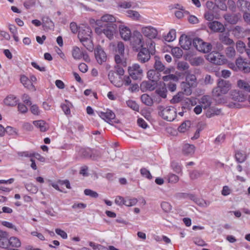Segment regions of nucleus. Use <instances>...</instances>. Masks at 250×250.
<instances>
[{
	"label": "nucleus",
	"mask_w": 250,
	"mask_h": 250,
	"mask_svg": "<svg viewBox=\"0 0 250 250\" xmlns=\"http://www.w3.org/2000/svg\"><path fill=\"white\" fill-rule=\"evenodd\" d=\"M120 34L121 38L125 41H128L130 39L131 32L130 29L125 25H119Z\"/></svg>",
	"instance_id": "nucleus-13"
},
{
	"label": "nucleus",
	"mask_w": 250,
	"mask_h": 250,
	"mask_svg": "<svg viewBox=\"0 0 250 250\" xmlns=\"http://www.w3.org/2000/svg\"><path fill=\"white\" fill-rule=\"evenodd\" d=\"M213 11H208L205 12L204 14V18L207 21L210 22L212 21L213 20L215 19H219V15L218 14L214 15L213 13Z\"/></svg>",
	"instance_id": "nucleus-39"
},
{
	"label": "nucleus",
	"mask_w": 250,
	"mask_h": 250,
	"mask_svg": "<svg viewBox=\"0 0 250 250\" xmlns=\"http://www.w3.org/2000/svg\"><path fill=\"white\" fill-rule=\"evenodd\" d=\"M154 67L156 69L155 70L158 71L160 72H162L165 70L164 65L162 63V62L160 61H159L158 60H156L155 63L154 64Z\"/></svg>",
	"instance_id": "nucleus-56"
},
{
	"label": "nucleus",
	"mask_w": 250,
	"mask_h": 250,
	"mask_svg": "<svg viewBox=\"0 0 250 250\" xmlns=\"http://www.w3.org/2000/svg\"><path fill=\"white\" fill-rule=\"evenodd\" d=\"M206 59L210 62L216 65H222L226 62L225 57L216 51H212L208 54Z\"/></svg>",
	"instance_id": "nucleus-5"
},
{
	"label": "nucleus",
	"mask_w": 250,
	"mask_h": 250,
	"mask_svg": "<svg viewBox=\"0 0 250 250\" xmlns=\"http://www.w3.org/2000/svg\"><path fill=\"white\" fill-rule=\"evenodd\" d=\"M190 126V122L187 121L183 122L178 127V131L180 132L184 133L189 128Z\"/></svg>",
	"instance_id": "nucleus-43"
},
{
	"label": "nucleus",
	"mask_w": 250,
	"mask_h": 250,
	"mask_svg": "<svg viewBox=\"0 0 250 250\" xmlns=\"http://www.w3.org/2000/svg\"><path fill=\"white\" fill-rule=\"evenodd\" d=\"M215 2H216L215 1ZM206 6L208 9V11H215V9L217 8H218L216 5V3H214L211 1H208L206 2Z\"/></svg>",
	"instance_id": "nucleus-60"
},
{
	"label": "nucleus",
	"mask_w": 250,
	"mask_h": 250,
	"mask_svg": "<svg viewBox=\"0 0 250 250\" xmlns=\"http://www.w3.org/2000/svg\"><path fill=\"white\" fill-rule=\"evenodd\" d=\"M161 208L163 210L166 212H168L171 209V206L170 204L167 202H163L161 205Z\"/></svg>",
	"instance_id": "nucleus-62"
},
{
	"label": "nucleus",
	"mask_w": 250,
	"mask_h": 250,
	"mask_svg": "<svg viewBox=\"0 0 250 250\" xmlns=\"http://www.w3.org/2000/svg\"><path fill=\"white\" fill-rule=\"evenodd\" d=\"M78 153L84 158H92L93 151L89 148H81L79 149Z\"/></svg>",
	"instance_id": "nucleus-32"
},
{
	"label": "nucleus",
	"mask_w": 250,
	"mask_h": 250,
	"mask_svg": "<svg viewBox=\"0 0 250 250\" xmlns=\"http://www.w3.org/2000/svg\"><path fill=\"white\" fill-rule=\"evenodd\" d=\"M147 78L152 82H156L160 79V74L155 70H149L147 73Z\"/></svg>",
	"instance_id": "nucleus-24"
},
{
	"label": "nucleus",
	"mask_w": 250,
	"mask_h": 250,
	"mask_svg": "<svg viewBox=\"0 0 250 250\" xmlns=\"http://www.w3.org/2000/svg\"><path fill=\"white\" fill-rule=\"evenodd\" d=\"M19 155L21 157H30L31 158L33 156H34L36 157V158H38V159H39L38 157H41L40 155H39V154H34V153H31V152H29L28 151L21 152L19 154Z\"/></svg>",
	"instance_id": "nucleus-57"
},
{
	"label": "nucleus",
	"mask_w": 250,
	"mask_h": 250,
	"mask_svg": "<svg viewBox=\"0 0 250 250\" xmlns=\"http://www.w3.org/2000/svg\"><path fill=\"white\" fill-rule=\"evenodd\" d=\"M138 202V200L135 198H129L126 197L125 199L124 205L127 207H131L135 205Z\"/></svg>",
	"instance_id": "nucleus-48"
},
{
	"label": "nucleus",
	"mask_w": 250,
	"mask_h": 250,
	"mask_svg": "<svg viewBox=\"0 0 250 250\" xmlns=\"http://www.w3.org/2000/svg\"><path fill=\"white\" fill-rule=\"evenodd\" d=\"M181 87L182 89V92L184 94L187 96H189L192 92V88H194L193 86L190 85L185 82H183L181 83Z\"/></svg>",
	"instance_id": "nucleus-27"
},
{
	"label": "nucleus",
	"mask_w": 250,
	"mask_h": 250,
	"mask_svg": "<svg viewBox=\"0 0 250 250\" xmlns=\"http://www.w3.org/2000/svg\"><path fill=\"white\" fill-rule=\"evenodd\" d=\"M179 43L184 49L188 50L191 45L192 40L188 36L183 34L180 38Z\"/></svg>",
	"instance_id": "nucleus-15"
},
{
	"label": "nucleus",
	"mask_w": 250,
	"mask_h": 250,
	"mask_svg": "<svg viewBox=\"0 0 250 250\" xmlns=\"http://www.w3.org/2000/svg\"><path fill=\"white\" fill-rule=\"evenodd\" d=\"M98 115L106 122H109L115 118V114L111 110H107L106 112H98Z\"/></svg>",
	"instance_id": "nucleus-18"
},
{
	"label": "nucleus",
	"mask_w": 250,
	"mask_h": 250,
	"mask_svg": "<svg viewBox=\"0 0 250 250\" xmlns=\"http://www.w3.org/2000/svg\"><path fill=\"white\" fill-rule=\"evenodd\" d=\"M116 21L115 18L109 14H105L103 16L100 20H97L96 21V24L99 26H102L101 25V22H114Z\"/></svg>",
	"instance_id": "nucleus-20"
},
{
	"label": "nucleus",
	"mask_w": 250,
	"mask_h": 250,
	"mask_svg": "<svg viewBox=\"0 0 250 250\" xmlns=\"http://www.w3.org/2000/svg\"><path fill=\"white\" fill-rule=\"evenodd\" d=\"M84 193L86 196H89L92 198H97L98 197V193L90 189H85Z\"/></svg>",
	"instance_id": "nucleus-63"
},
{
	"label": "nucleus",
	"mask_w": 250,
	"mask_h": 250,
	"mask_svg": "<svg viewBox=\"0 0 250 250\" xmlns=\"http://www.w3.org/2000/svg\"><path fill=\"white\" fill-rule=\"evenodd\" d=\"M219 40L224 44L229 45L233 43L232 40L229 38L227 34L223 33L219 36Z\"/></svg>",
	"instance_id": "nucleus-40"
},
{
	"label": "nucleus",
	"mask_w": 250,
	"mask_h": 250,
	"mask_svg": "<svg viewBox=\"0 0 250 250\" xmlns=\"http://www.w3.org/2000/svg\"><path fill=\"white\" fill-rule=\"evenodd\" d=\"M188 64L186 62H180L177 64V68L181 71H185L188 69Z\"/></svg>",
	"instance_id": "nucleus-55"
},
{
	"label": "nucleus",
	"mask_w": 250,
	"mask_h": 250,
	"mask_svg": "<svg viewBox=\"0 0 250 250\" xmlns=\"http://www.w3.org/2000/svg\"><path fill=\"white\" fill-rule=\"evenodd\" d=\"M163 80L164 81L167 82L170 80H173L175 82L178 81V78L176 76L173 74H169L163 77Z\"/></svg>",
	"instance_id": "nucleus-58"
},
{
	"label": "nucleus",
	"mask_w": 250,
	"mask_h": 250,
	"mask_svg": "<svg viewBox=\"0 0 250 250\" xmlns=\"http://www.w3.org/2000/svg\"><path fill=\"white\" fill-rule=\"evenodd\" d=\"M18 99L13 95H8L4 100V104L9 106H15L17 104Z\"/></svg>",
	"instance_id": "nucleus-30"
},
{
	"label": "nucleus",
	"mask_w": 250,
	"mask_h": 250,
	"mask_svg": "<svg viewBox=\"0 0 250 250\" xmlns=\"http://www.w3.org/2000/svg\"><path fill=\"white\" fill-rule=\"evenodd\" d=\"M123 56V55H119L118 54H116L115 56V61L117 64V65H121L123 66L126 65V62L124 60Z\"/></svg>",
	"instance_id": "nucleus-47"
},
{
	"label": "nucleus",
	"mask_w": 250,
	"mask_h": 250,
	"mask_svg": "<svg viewBox=\"0 0 250 250\" xmlns=\"http://www.w3.org/2000/svg\"><path fill=\"white\" fill-rule=\"evenodd\" d=\"M230 101L239 104L246 100L247 96L243 92L238 90H232L229 93Z\"/></svg>",
	"instance_id": "nucleus-8"
},
{
	"label": "nucleus",
	"mask_w": 250,
	"mask_h": 250,
	"mask_svg": "<svg viewBox=\"0 0 250 250\" xmlns=\"http://www.w3.org/2000/svg\"><path fill=\"white\" fill-rule=\"evenodd\" d=\"M185 82L193 87H195L197 84V79L195 75L188 72L186 74V81Z\"/></svg>",
	"instance_id": "nucleus-23"
},
{
	"label": "nucleus",
	"mask_w": 250,
	"mask_h": 250,
	"mask_svg": "<svg viewBox=\"0 0 250 250\" xmlns=\"http://www.w3.org/2000/svg\"><path fill=\"white\" fill-rule=\"evenodd\" d=\"M224 18L229 23L235 24L239 19V16L236 14H227L224 15Z\"/></svg>",
	"instance_id": "nucleus-28"
},
{
	"label": "nucleus",
	"mask_w": 250,
	"mask_h": 250,
	"mask_svg": "<svg viewBox=\"0 0 250 250\" xmlns=\"http://www.w3.org/2000/svg\"><path fill=\"white\" fill-rule=\"evenodd\" d=\"M237 86L244 91L250 92V82L244 80H239L237 82Z\"/></svg>",
	"instance_id": "nucleus-25"
},
{
	"label": "nucleus",
	"mask_w": 250,
	"mask_h": 250,
	"mask_svg": "<svg viewBox=\"0 0 250 250\" xmlns=\"http://www.w3.org/2000/svg\"><path fill=\"white\" fill-rule=\"evenodd\" d=\"M21 82L24 87L29 90L33 91L36 90V88L34 85L31 83V81L25 76L23 75L21 76Z\"/></svg>",
	"instance_id": "nucleus-22"
},
{
	"label": "nucleus",
	"mask_w": 250,
	"mask_h": 250,
	"mask_svg": "<svg viewBox=\"0 0 250 250\" xmlns=\"http://www.w3.org/2000/svg\"><path fill=\"white\" fill-rule=\"evenodd\" d=\"M231 88V84L229 81L219 79L217 86L212 90V96L218 104H224L229 108H240L239 104L230 101L229 96H225Z\"/></svg>",
	"instance_id": "nucleus-1"
},
{
	"label": "nucleus",
	"mask_w": 250,
	"mask_h": 250,
	"mask_svg": "<svg viewBox=\"0 0 250 250\" xmlns=\"http://www.w3.org/2000/svg\"><path fill=\"white\" fill-rule=\"evenodd\" d=\"M9 247L18 248L21 246V243L20 240L15 237L12 236L9 238Z\"/></svg>",
	"instance_id": "nucleus-31"
},
{
	"label": "nucleus",
	"mask_w": 250,
	"mask_h": 250,
	"mask_svg": "<svg viewBox=\"0 0 250 250\" xmlns=\"http://www.w3.org/2000/svg\"><path fill=\"white\" fill-rule=\"evenodd\" d=\"M131 43L134 48L139 49L146 46L143 35L138 31H134L133 33Z\"/></svg>",
	"instance_id": "nucleus-6"
},
{
	"label": "nucleus",
	"mask_w": 250,
	"mask_h": 250,
	"mask_svg": "<svg viewBox=\"0 0 250 250\" xmlns=\"http://www.w3.org/2000/svg\"><path fill=\"white\" fill-rule=\"evenodd\" d=\"M128 71L129 76L134 80H140L143 75V69L137 63H134L128 67Z\"/></svg>",
	"instance_id": "nucleus-7"
},
{
	"label": "nucleus",
	"mask_w": 250,
	"mask_h": 250,
	"mask_svg": "<svg viewBox=\"0 0 250 250\" xmlns=\"http://www.w3.org/2000/svg\"><path fill=\"white\" fill-rule=\"evenodd\" d=\"M146 46L150 54L153 55L155 52V44L151 39H147L146 41Z\"/></svg>",
	"instance_id": "nucleus-36"
},
{
	"label": "nucleus",
	"mask_w": 250,
	"mask_h": 250,
	"mask_svg": "<svg viewBox=\"0 0 250 250\" xmlns=\"http://www.w3.org/2000/svg\"><path fill=\"white\" fill-rule=\"evenodd\" d=\"M159 115L165 120L168 122L173 121L176 118L177 112L172 106L158 107Z\"/></svg>",
	"instance_id": "nucleus-3"
},
{
	"label": "nucleus",
	"mask_w": 250,
	"mask_h": 250,
	"mask_svg": "<svg viewBox=\"0 0 250 250\" xmlns=\"http://www.w3.org/2000/svg\"><path fill=\"white\" fill-rule=\"evenodd\" d=\"M142 102L147 106H152L153 100L152 98L147 94H143L141 97Z\"/></svg>",
	"instance_id": "nucleus-34"
},
{
	"label": "nucleus",
	"mask_w": 250,
	"mask_h": 250,
	"mask_svg": "<svg viewBox=\"0 0 250 250\" xmlns=\"http://www.w3.org/2000/svg\"><path fill=\"white\" fill-rule=\"evenodd\" d=\"M9 238L8 233L0 230V248L7 249L9 247Z\"/></svg>",
	"instance_id": "nucleus-17"
},
{
	"label": "nucleus",
	"mask_w": 250,
	"mask_h": 250,
	"mask_svg": "<svg viewBox=\"0 0 250 250\" xmlns=\"http://www.w3.org/2000/svg\"><path fill=\"white\" fill-rule=\"evenodd\" d=\"M193 44L197 50L204 53L209 52L212 49V45L210 43L205 42L199 38L194 39Z\"/></svg>",
	"instance_id": "nucleus-4"
},
{
	"label": "nucleus",
	"mask_w": 250,
	"mask_h": 250,
	"mask_svg": "<svg viewBox=\"0 0 250 250\" xmlns=\"http://www.w3.org/2000/svg\"><path fill=\"white\" fill-rule=\"evenodd\" d=\"M235 159L238 163H243L247 159L246 153L242 151H238L236 152Z\"/></svg>",
	"instance_id": "nucleus-37"
},
{
	"label": "nucleus",
	"mask_w": 250,
	"mask_h": 250,
	"mask_svg": "<svg viewBox=\"0 0 250 250\" xmlns=\"http://www.w3.org/2000/svg\"><path fill=\"white\" fill-rule=\"evenodd\" d=\"M167 89L165 86L158 88L156 90V93L161 97L166 98L167 97Z\"/></svg>",
	"instance_id": "nucleus-54"
},
{
	"label": "nucleus",
	"mask_w": 250,
	"mask_h": 250,
	"mask_svg": "<svg viewBox=\"0 0 250 250\" xmlns=\"http://www.w3.org/2000/svg\"><path fill=\"white\" fill-rule=\"evenodd\" d=\"M110 82L116 87H121L123 85V77L116 75L113 71H110L108 75Z\"/></svg>",
	"instance_id": "nucleus-10"
},
{
	"label": "nucleus",
	"mask_w": 250,
	"mask_h": 250,
	"mask_svg": "<svg viewBox=\"0 0 250 250\" xmlns=\"http://www.w3.org/2000/svg\"><path fill=\"white\" fill-rule=\"evenodd\" d=\"M141 34L148 39H155L158 35L157 30L151 26H143L141 28Z\"/></svg>",
	"instance_id": "nucleus-9"
},
{
	"label": "nucleus",
	"mask_w": 250,
	"mask_h": 250,
	"mask_svg": "<svg viewBox=\"0 0 250 250\" xmlns=\"http://www.w3.org/2000/svg\"><path fill=\"white\" fill-rule=\"evenodd\" d=\"M236 65L238 68L244 71L245 73H248L250 72V67L245 60L242 58H238L236 61Z\"/></svg>",
	"instance_id": "nucleus-16"
},
{
	"label": "nucleus",
	"mask_w": 250,
	"mask_h": 250,
	"mask_svg": "<svg viewBox=\"0 0 250 250\" xmlns=\"http://www.w3.org/2000/svg\"><path fill=\"white\" fill-rule=\"evenodd\" d=\"M221 113V110L217 108H211L208 109L206 112V116L208 118H210L214 115H219Z\"/></svg>",
	"instance_id": "nucleus-44"
},
{
	"label": "nucleus",
	"mask_w": 250,
	"mask_h": 250,
	"mask_svg": "<svg viewBox=\"0 0 250 250\" xmlns=\"http://www.w3.org/2000/svg\"><path fill=\"white\" fill-rule=\"evenodd\" d=\"M211 99L210 96L208 95L203 96L200 100L199 103L202 107L206 109L208 108L211 104Z\"/></svg>",
	"instance_id": "nucleus-26"
},
{
	"label": "nucleus",
	"mask_w": 250,
	"mask_h": 250,
	"mask_svg": "<svg viewBox=\"0 0 250 250\" xmlns=\"http://www.w3.org/2000/svg\"><path fill=\"white\" fill-rule=\"evenodd\" d=\"M117 26L113 24H108L103 29V33L110 40L113 37Z\"/></svg>",
	"instance_id": "nucleus-19"
},
{
	"label": "nucleus",
	"mask_w": 250,
	"mask_h": 250,
	"mask_svg": "<svg viewBox=\"0 0 250 250\" xmlns=\"http://www.w3.org/2000/svg\"><path fill=\"white\" fill-rule=\"evenodd\" d=\"M127 106L135 111H138L139 110V105L134 101L129 100L126 102Z\"/></svg>",
	"instance_id": "nucleus-46"
},
{
	"label": "nucleus",
	"mask_w": 250,
	"mask_h": 250,
	"mask_svg": "<svg viewBox=\"0 0 250 250\" xmlns=\"http://www.w3.org/2000/svg\"><path fill=\"white\" fill-rule=\"evenodd\" d=\"M176 31L174 29H171L167 35L165 36V39L166 41L170 42L173 41L176 39Z\"/></svg>",
	"instance_id": "nucleus-41"
},
{
	"label": "nucleus",
	"mask_w": 250,
	"mask_h": 250,
	"mask_svg": "<svg viewBox=\"0 0 250 250\" xmlns=\"http://www.w3.org/2000/svg\"><path fill=\"white\" fill-rule=\"evenodd\" d=\"M5 132L9 135L15 136L17 134V131L16 129L8 126L5 128Z\"/></svg>",
	"instance_id": "nucleus-61"
},
{
	"label": "nucleus",
	"mask_w": 250,
	"mask_h": 250,
	"mask_svg": "<svg viewBox=\"0 0 250 250\" xmlns=\"http://www.w3.org/2000/svg\"><path fill=\"white\" fill-rule=\"evenodd\" d=\"M171 52L173 56L177 58H181L183 54V50L178 47L172 48Z\"/></svg>",
	"instance_id": "nucleus-42"
},
{
	"label": "nucleus",
	"mask_w": 250,
	"mask_h": 250,
	"mask_svg": "<svg viewBox=\"0 0 250 250\" xmlns=\"http://www.w3.org/2000/svg\"><path fill=\"white\" fill-rule=\"evenodd\" d=\"M125 46L122 42H119L117 44L116 52L121 55H123L124 53Z\"/></svg>",
	"instance_id": "nucleus-64"
},
{
	"label": "nucleus",
	"mask_w": 250,
	"mask_h": 250,
	"mask_svg": "<svg viewBox=\"0 0 250 250\" xmlns=\"http://www.w3.org/2000/svg\"><path fill=\"white\" fill-rule=\"evenodd\" d=\"M195 146L192 145L185 144L183 147V152L185 155H192L194 153Z\"/></svg>",
	"instance_id": "nucleus-33"
},
{
	"label": "nucleus",
	"mask_w": 250,
	"mask_h": 250,
	"mask_svg": "<svg viewBox=\"0 0 250 250\" xmlns=\"http://www.w3.org/2000/svg\"><path fill=\"white\" fill-rule=\"evenodd\" d=\"M64 104H62L61 105V107L64 113L66 115H68L70 113V107L71 106V104L67 100L65 101Z\"/></svg>",
	"instance_id": "nucleus-45"
},
{
	"label": "nucleus",
	"mask_w": 250,
	"mask_h": 250,
	"mask_svg": "<svg viewBox=\"0 0 250 250\" xmlns=\"http://www.w3.org/2000/svg\"><path fill=\"white\" fill-rule=\"evenodd\" d=\"M209 29L214 32L222 33L225 31L224 25L219 21H212L208 23Z\"/></svg>",
	"instance_id": "nucleus-14"
},
{
	"label": "nucleus",
	"mask_w": 250,
	"mask_h": 250,
	"mask_svg": "<svg viewBox=\"0 0 250 250\" xmlns=\"http://www.w3.org/2000/svg\"><path fill=\"white\" fill-rule=\"evenodd\" d=\"M26 189L32 193H36L38 190V188L32 184H27L25 186Z\"/></svg>",
	"instance_id": "nucleus-59"
},
{
	"label": "nucleus",
	"mask_w": 250,
	"mask_h": 250,
	"mask_svg": "<svg viewBox=\"0 0 250 250\" xmlns=\"http://www.w3.org/2000/svg\"><path fill=\"white\" fill-rule=\"evenodd\" d=\"M167 180L169 183L174 184L176 183L179 180V178L176 175L173 173H169L167 176Z\"/></svg>",
	"instance_id": "nucleus-50"
},
{
	"label": "nucleus",
	"mask_w": 250,
	"mask_h": 250,
	"mask_svg": "<svg viewBox=\"0 0 250 250\" xmlns=\"http://www.w3.org/2000/svg\"><path fill=\"white\" fill-rule=\"evenodd\" d=\"M174 14L176 18H177L178 19H182L185 15H188L189 13L188 11L185 10V9H183V10H177L175 11Z\"/></svg>",
	"instance_id": "nucleus-53"
},
{
	"label": "nucleus",
	"mask_w": 250,
	"mask_h": 250,
	"mask_svg": "<svg viewBox=\"0 0 250 250\" xmlns=\"http://www.w3.org/2000/svg\"><path fill=\"white\" fill-rule=\"evenodd\" d=\"M92 31L90 27L85 26L80 29L78 37L82 44L87 49L92 51L93 45L91 40Z\"/></svg>",
	"instance_id": "nucleus-2"
},
{
	"label": "nucleus",
	"mask_w": 250,
	"mask_h": 250,
	"mask_svg": "<svg viewBox=\"0 0 250 250\" xmlns=\"http://www.w3.org/2000/svg\"><path fill=\"white\" fill-rule=\"evenodd\" d=\"M138 59L141 62L145 63L147 62L150 58V54L146 47L141 48L137 55Z\"/></svg>",
	"instance_id": "nucleus-12"
},
{
	"label": "nucleus",
	"mask_w": 250,
	"mask_h": 250,
	"mask_svg": "<svg viewBox=\"0 0 250 250\" xmlns=\"http://www.w3.org/2000/svg\"><path fill=\"white\" fill-rule=\"evenodd\" d=\"M72 54L73 57L76 60H80L82 57H85V53L82 51L77 46H74L73 48Z\"/></svg>",
	"instance_id": "nucleus-29"
},
{
	"label": "nucleus",
	"mask_w": 250,
	"mask_h": 250,
	"mask_svg": "<svg viewBox=\"0 0 250 250\" xmlns=\"http://www.w3.org/2000/svg\"><path fill=\"white\" fill-rule=\"evenodd\" d=\"M33 124L37 128H39L41 131H45L47 128V125L42 120L35 121L33 122Z\"/></svg>",
	"instance_id": "nucleus-35"
},
{
	"label": "nucleus",
	"mask_w": 250,
	"mask_h": 250,
	"mask_svg": "<svg viewBox=\"0 0 250 250\" xmlns=\"http://www.w3.org/2000/svg\"><path fill=\"white\" fill-rule=\"evenodd\" d=\"M236 46L237 50L241 53L246 50L245 43L241 41H239L236 42Z\"/></svg>",
	"instance_id": "nucleus-51"
},
{
	"label": "nucleus",
	"mask_w": 250,
	"mask_h": 250,
	"mask_svg": "<svg viewBox=\"0 0 250 250\" xmlns=\"http://www.w3.org/2000/svg\"><path fill=\"white\" fill-rule=\"evenodd\" d=\"M238 8L242 11H250V2L245 0H238L237 2Z\"/></svg>",
	"instance_id": "nucleus-21"
},
{
	"label": "nucleus",
	"mask_w": 250,
	"mask_h": 250,
	"mask_svg": "<svg viewBox=\"0 0 250 250\" xmlns=\"http://www.w3.org/2000/svg\"><path fill=\"white\" fill-rule=\"evenodd\" d=\"M126 13L128 17L134 21H138L141 18L140 14L136 11L129 10Z\"/></svg>",
	"instance_id": "nucleus-38"
},
{
	"label": "nucleus",
	"mask_w": 250,
	"mask_h": 250,
	"mask_svg": "<svg viewBox=\"0 0 250 250\" xmlns=\"http://www.w3.org/2000/svg\"><path fill=\"white\" fill-rule=\"evenodd\" d=\"M226 56L229 58H233L236 55V51L234 47L229 46L226 49Z\"/></svg>",
	"instance_id": "nucleus-49"
},
{
	"label": "nucleus",
	"mask_w": 250,
	"mask_h": 250,
	"mask_svg": "<svg viewBox=\"0 0 250 250\" xmlns=\"http://www.w3.org/2000/svg\"><path fill=\"white\" fill-rule=\"evenodd\" d=\"M94 52L96 59L99 64H102L106 61V55L101 46H97L95 49Z\"/></svg>",
	"instance_id": "nucleus-11"
},
{
	"label": "nucleus",
	"mask_w": 250,
	"mask_h": 250,
	"mask_svg": "<svg viewBox=\"0 0 250 250\" xmlns=\"http://www.w3.org/2000/svg\"><path fill=\"white\" fill-rule=\"evenodd\" d=\"M226 0H215L217 6L222 10L226 11L227 9L225 2Z\"/></svg>",
	"instance_id": "nucleus-52"
}]
</instances>
